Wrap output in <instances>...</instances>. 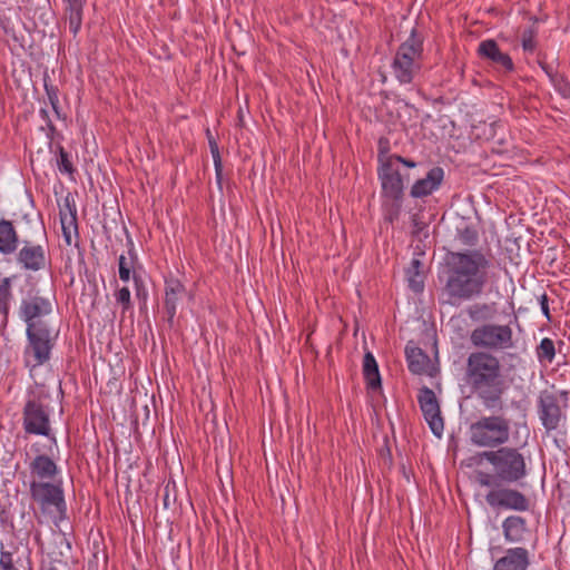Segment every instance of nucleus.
I'll list each match as a JSON object with an SVG mask.
<instances>
[{"mask_svg": "<svg viewBox=\"0 0 570 570\" xmlns=\"http://www.w3.org/2000/svg\"><path fill=\"white\" fill-rule=\"evenodd\" d=\"M115 298L116 302L121 305L124 313L131 308L130 291L128 287L118 289L115 293Z\"/></svg>", "mask_w": 570, "mask_h": 570, "instance_id": "nucleus-34", "label": "nucleus"}, {"mask_svg": "<svg viewBox=\"0 0 570 570\" xmlns=\"http://www.w3.org/2000/svg\"><path fill=\"white\" fill-rule=\"evenodd\" d=\"M185 285L177 278H168L165 281V309L168 321L173 322L177 313L178 303L186 296Z\"/></svg>", "mask_w": 570, "mask_h": 570, "instance_id": "nucleus-19", "label": "nucleus"}, {"mask_svg": "<svg viewBox=\"0 0 570 570\" xmlns=\"http://www.w3.org/2000/svg\"><path fill=\"white\" fill-rule=\"evenodd\" d=\"M31 449L38 453L29 463V471L32 480L50 482L59 473L57 463L49 455L40 454V448L38 443L32 444Z\"/></svg>", "mask_w": 570, "mask_h": 570, "instance_id": "nucleus-15", "label": "nucleus"}, {"mask_svg": "<svg viewBox=\"0 0 570 570\" xmlns=\"http://www.w3.org/2000/svg\"><path fill=\"white\" fill-rule=\"evenodd\" d=\"M423 55V39L413 28L409 38L400 45L391 65L396 80L401 85H409L421 69Z\"/></svg>", "mask_w": 570, "mask_h": 570, "instance_id": "nucleus-6", "label": "nucleus"}, {"mask_svg": "<svg viewBox=\"0 0 570 570\" xmlns=\"http://www.w3.org/2000/svg\"><path fill=\"white\" fill-rule=\"evenodd\" d=\"M537 32L534 29L529 28L522 32V48L525 52L532 53L537 48Z\"/></svg>", "mask_w": 570, "mask_h": 570, "instance_id": "nucleus-33", "label": "nucleus"}, {"mask_svg": "<svg viewBox=\"0 0 570 570\" xmlns=\"http://www.w3.org/2000/svg\"><path fill=\"white\" fill-rule=\"evenodd\" d=\"M444 180V169L439 166L432 167L423 178L416 179L412 185L410 195L413 198H424L441 187Z\"/></svg>", "mask_w": 570, "mask_h": 570, "instance_id": "nucleus-17", "label": "nucleus"}, {"mask_svg": "<svg viewBox=\"0 0 570 570\" xmlns=\"http://www.w3.org/2000/svg\"><path fill=\"white\" fill-rule=\"evenodd\" d=\"M495 279L493 257L482 249L449 252L444 258L442 305L459 307L480 298Z\"/></svg>", "mask_w": 570, "mask_h": 570, "instance_id": "nucleus-1", "label": "nucleus"}, {"mask_svg": "<svg viewBox=\"0 0 570 570\" xmlns=\"http://www.w3.org/2000/svg\"><path fill=\"white\" fill-rule=\"evenodd\" d=\"M478 53L482 59L491 61V63L502 72H511L514 69L511 57L502 52L493 39H487L480 42Z\"/></svg>", "mask_w": 570, "mask_h": 570, "instance_id": "nucleus-16", "label": "nucleus"}, {"mask_svg": "<svg viewBox=\"0 0 570 570\" xmlns=\"http://www.w3.org/2000/svg\"><path fill=\"white\" fill-rule=\"evenodd\" d=\"M391 202H392V204L386 210L385 218L390 223H393L399 218V215L401 213V207H402V200H399V202L391 200Z\"/></svg>", "mask_w": 570, "mask_h": 570, "instance_id": "nucleus-37", "label": "nucleus"}, {"mask_svg": "<svg viewBox=\"0 0 570 570\" xmlns=\"http://www.w3.org/2000/svg\"><path fill=\"white\" fill-rule=\"evenodd\" d=\"M492 466L494 481L505 484H519L528 475L524 455L517 448L501 446L498 450L479 454Z\"/></svg>", "mask_w": 570, "mask_h": 570, "instance_id": "nucleus-3", "label": "nucleus"}, {"mask_svg": "<svg viewBox=\"0 0 570 570\" xmlns=\"http://www.w3.org/2000/svg\"><path fill=\"white\" fill-rule=\"evenodd\" d=\"M464 381L485 410L503 409L508 383L498 356L487 351L470 353L465 362Z\"/></svg>", "mask_w": 570, "mask_h": 570, "instance_id": "nucleus-2", "label": "nucleus"}, {"mask_svg": "<svg viewBox=\"0 0 570 570\" xmlns=\"http://www.w3.org/2000/svg\"><path fill=\"white\" fill-rule=\"evenodd\" d=\"M420 266H421L420 261H419V259H413V261H412V268H411V269H412V273L417 272V268H419Z\"/></svg>", "mask_w": 570, "mask_h": 570, "instance_id": "nucleus-44", "label": "nucleus"}, {"mask_svg": "<svg viewBox=\"0 0 570 570\" xmlns=\"http://www.w3.org/2000/svg\"><path fill=\"white\" fill-rule=\"evenodd\" d=\"M363 375L368 389L377 390L381 387V375L379 371V365L371 352H367L364 355Z\"/></svg>", "mask_w": 570, "mask_h": 570, "instance_id": "nucleus-26", "label": "nucleus"}, {"mask_svg": "<svg viewBox=\"0 0 570 570\" xmlns=\"http://www.w3.org/2000/svg\"><path fill=\"white\" fill-rule=\"evenodd\" d=\"M417 402L432 433L441 438L444 430V422L441 416L440 404L433 390L428 386L420 389Z\"/></svg>", "mask_w": 570, "mask_h": 570, "instance_id": "nucleus-13", "label": "nucleus"}, {"mask_svg": "<svg viewBox=\"0 0 570 570\" xmlns=\"http://www.w3.org/2000/svg\"><path fill=\"white\" fill-rule=\"evenodd\" d=\"M407 275L410 288L415 293L422 292L424 288V283L422 277L419 275V272L412 273V269H409Z\"/></svg>", "mask_w": 570, "mask_h": 570, "instance_id": "nucleus-35", "label": "nucleus"}, {"mask_svg": "<svg viewBox=\"0 0 570 570\" xmlns=\"http://www.w3.org/2000/svg\"><path fill=\"white\" fill-rule=\"evenodd\" d=\"M51 312V302L39 295L21 299L19 306V316L26 323L27 327H29L30 324L47 327L48 324L42 320V317L49 315Z\"/></svg>", "mask_w": 570, "mask_h": 570, "instance_id": "nucleus-12", "label": "nucleus"}, {"mask_svg": "<svg viewBox=\"0 0 570 570\" xmlns=\"http://www.w3.org/2000/svg\"><path fill=\"white\" fill-rule=\"evenodd\" d=\"M554 356H556L554 342L549 337L542 338L540 344L537 347V357H538L539 362L551 363L554 360Z\"/></svg>", "mask_w": 570, "mask_h": 570, "instance_id": "nucleus-31", "label": "nucleus"}, {"mask_svg": "<svg viewBox=\"0 0 570 570\" xmlns=\"http://www.w3.org/2000/svg\"><path fill=\"white\" fill-rule=\"evenodd\" d=\"M511 423L503 415L481 416L469 428L470 442L479 448H501L510 440Z\"/></svg>", "mask_w": 570, "mask_h": 570, "instance_id": "nucleus-5", "label": "nucleus"}, {"mask_svg": "<svg viewBox=\"0 0 570 570\" xmlns=\"http://www.w3.org/2000/svg\"><path fill=\"white\" fill-rule=\"evenodd\" d=\"M27 343L23 348V363L30 371L43 365L50 360L56 335L49 326L41 327L32 324L26 328Z\"/></svg>", "mask_w": 570, "mask_h": 570, "instance_id": "nucleus-9", "label": "nucleus"}, {"mask_svg": "<svg viewBox=\"0 0 570 570\" xmlns=\"http://www.w3.org/2000/svg\"><path fill=\"white\" fill-rule=\"evenodd\" d=\"M19 247V236L11 220L0 219V254L10 255Z\"/></svg>", "mask_w": 570, "mask_h": 570, "instance_id": "nucleus-22", "label": "nucleus"}, {"mask_svg": "<svg viewBox=\"0 0 570 570\" xmlns=\"http://www.w3.org/2000/svg\"><path fill=\"white\" fill-rule=\"evenodd\" d=\"M33 539H35L36 543H37L39 547H42V546H43L40 531H38V530H37V531L35 532V534H33Z\"/></svg>", "mask_w": 570, "mask_h": 570, "instance_id": "nucleus-43", "label": "nucleus"}, {"mask_svg": "<svg viewBox=\"0 0 570 570\" xmlns=\"http://www.w3.org/2000/svg\"><path fill=\"white\" fill-rule=\"evenodd\" d=\"M470 342L478 351L490 353L512 350L515 346L511 326L495 323L476 326L470 334Z\"/></svg>", "mask_w": 570, "mask_h": 570, "instance_id": "nucleus-10", "label": "nucleus"}, {"mask_svg": "<svg viewBox=\"0 0 570 570\" xmlns=\"http://www.w3.org/2000/svg\"><path fill=\"white\" fill-rule=\"evenodd\" d=\"M503 534L507 541L521 542L527 532L525 520L520 515H509L502 522Z\"/></svg>", "mask_w": 570, "mask_h": 570, "instance_id": "nucleus-23", "label": "nucleus"}, {"mask_svg": "<svg viewBox=\"0 0 570 570\" xmlns=\"http://www.w3.org/2000/svg\"><path fill=\"white\" fill-rule=\"evenodd\" d=\"M22 428L27 434L46 436L51 443L49 451L58 446L57 438L51 433L50 407L43 403V395L28 393L22 409Z\"/></svg>", "mask_w": 570, "mask_h": 570, "instance_id": "nucleus-7", "label": "nucleus"}, {"mask_svg": "<svg viewBox=\"0 0 570 570\" xmlns=\"http://www.w3.org/2000/svg\"><path fill=\"white\" fill-rule=\"evenodd\" d=\"M466 314L473 322H484L493 316L494 309L490 304L475 303L466 308Z\"/></svg>", "mask_w": 570, "mask_h": 570, "instance_id": "nucleus-29", "label": "nucleus"}, {"mask_svg": "<svg viewBox=\"0 0 570 570\" xmlns=\"http://www.w3.org/2000/svg\"><path fill=\"white\" fill-rule=\"evenodd\" d=\"M48 570H58V569H57V568H55V567H51V568H49Z\"/></svg>", "mask_w": 570, "mask_h": 570, "instance_id": "nucleus-46", "label": "nucleus"}, {"mask_svg": "<svg viewBox=\"0 0 570 570\" xmlns=\"http://www.w3.org/2000/svg\"><path fill=\"white\" fill-rule=\"evenodd\" d=\"M62 234L68 245L71 244V234H77V209L75 204L66 199L65 208L60 209Z\"/></svg>", "mask_w": 570, "mask_h": 570, "instance_id": "nucleus-24", "label": "nucleus"}, {"mask_svg": "<svg viewBox=\"0 0 570 570\" xmlns=\"http://www.w3.org/2000/svg\"><path fill=\"white\" fill-rule=\"evenodd\" d=\"M17 262L26 271L39 272L48 265L46 249L42 245L23 240V246L17 253Z\"/></svg>", "mask_w": 570, "mask_h": 570, "instance_id": "nucleus-14", "label": "nucleus"}, {"mask_svg": "<svg viewBox=\"0 0 570 570\" xmlns=\"http://www.w3.org/2000/svg\"><path fill=\"white\" fill-rule=\"evenodd\" d=\"M377 175L382 195L390 200H403L404 181L410 179V175L403 173L399 166H394L392 161L386 159L379 167Z\"/></svg>", "mask_w": 570, "mask_h": 570, "instance_id": "nucleus-11", "label": "nucleus"}, {"mask_svg": "<svg viewBox=\"0 0 570 570\" xmlns=\"http://www.w3.org/2000/svg\"><path fill=\"white\" fill-rule=\"evenodd\" d=\"M56 164H57L58 170L61 174L69 175V176L73 175L75 167L71 163L70 155L68 151H66V149L61 145H58L56 147Z\"/></svg>", "mask_w": 570, "mask_h": 570, "instance_id": "nucleus-30", "label": "nucleus"}, {"mask_svg": "<svg viewBox=\"0 0 570 570\" xmlns=\"http://www.w3.org/2000/svg\"><path fill=\"white\" fill-rule=\"evenodd\" d=\"M558 90L563 97L570 96V85L562 78L559 80Z\"/></svg>", "mask_w": 570, "mask_h": 570, "instance_id": "nucleus-40", "label": "nucleus"}, {"mask_svg": "<svg viewBox=\"0 0 570 570\" xmlns=\"http://www.w3.org/2000/svg\"><path fill=\"white\" fill-rule=\"evenodd\" d=\"M458 239L462 245L473 247L479 242V233L474 227L465 226L458 230Z\"/></svg>", "mask_w": 570, "mask_h": 570, "instance_id": "nucleus-32", "label": "nucleus"}, {"mask_svg": "<svg viewBox=\"0 0 570 570\" xmlns=\"http://www.w3.org/2000/svg\"><path fill=\"white\" fill-rule=\"evenodd\" d=\"M63 2L66 3L69 30L77 35L82 24L83 7L87 0H63Z\"/></svg>", "mask_w": 570, "mask_h": 570, "instance_id": "nucleus-25", "label": "nucleus"}, {"mask_svg": "<svg viewBox=\"0 0 570 570\" xmlns=\"http://www.w3.org/2000/svg\"><path fill=\"white\" fill-rule=\"evenodd\" d=\"M30 495L43 513H50L56 525L67 519V505L61 482H30Z\"/></svg>", "mask_w": 570, "mask_h": 570, "instance_id": "nucleus-8", "label": "nucleus"}, {"mask_svg": "<svg viewBox=\"0 0 570 570\" xmlns=\"http://www.w3.org/2000/svg\"><path fill=\"white\" fill-rule=\"evenodd\" d=\"M528 566V550L518 547L508 549L505 554L494 563L493 570H525Z\"/></svg>", "mask_w": 570, "mask_h": 570, "instance_id": "nucleus-20", "label": "nucleus"}, {"mask_svg": "<svg viewBox=\"0 0 570 570\" xmlns=\"http://www.w3.org/2000/svg\"><path fill=\"white\" fill-rule=\"evenodd\" d=\"M130 248L128 250V256L121 254L118 258V273H119V278L122 281V282H128L130 279V277L132 276V279L135 282V285H136V295L137 297H140L141 294H144V288H142V281L141 278L134 272V263H135V259H136V254H135V250H134V245L132 243L130 242Z\"/></svg>", "mask_w": 570, "mask_h": 570, "instance_id": "nucleus-21", "label": "nucleus"}, {"mask_svg": "<svg viewBox=\"0 0 570 570\" xmlns=\"http://www.w3.org/2000/svg\"><path fill=\"white\" fill-rule=\"evenodd\" d=\"M458 321H459V318H456V317H452V318L450 320V323L454 324V323H455V322H458Z\"/></svg>", "mask_w": 570, "mask_h": 570, "instance_id": "nucleus-45", "label": "nucleus"}, {"mask_svg": "<svg viewBox=\"0 0 570 570\" xmlns=\"http://www.w3.org/2000/svg\"><path fill=\"white\" fill-rule=\"evenodd\" d=\"M386 160L392 161V164L394 166H399V167H400V165H403L405 168H410V169L417 167V164L415 161L404 158L400 155H391L386 158Z\"/></svg>", "mask_w": 570, "mask_h": 570, "instance_id": "nucleus-36", "label": "nucleus"}, {"mask_svg": "<svg viewBox=\"0 0 570 570\" xmlns=\"http://www.w3.org/2000/svg\"><path fill=\"white\" fill-rule=\"evenodd\" d=\"M475 480L480 487L488 489L484 500L491 509L517 512L529 510L530 501L522 492L510 488V484L494 481L491 473L476 471Z\"/></svg>", "mask_w": 570, "mask_h": 570, "instance_id": "nucleus-4", "label": "nucleus"}, {"mask_svg": "<svg viewBox=\"0 0 570 570\" xmlns=\"http://www.w3.org/2000/svg\"><path fill=\"white\" fill-rule=\"evenodd\" d=\"M562 417V411L558 403V399L551 393H543L540 396V419L542 425L552 431L559 426Z\"/></svg>", "mask_w": 570, "mask_h": 570, "instance_id": "nucleus-18", "label": "nucleus"}, {"mask_svg": "<svg viewBox=\"0 0 570 570\" xmlns=\"http://www.w3.org/2000/svg\"><path fill=\"white\" fill-rule=\"evenodd\" d=\"M212 153H213V157L215 160L216 171L218 173L219 167H220V158H219V153H218L217 146L215 144H212Z\"/></svg>", "mask_w": 570, "mask_h": 570, "instance_id": "nucleus-42", "label": "nucleus"}, {"mask_svg": "<svg viewBox=\"0 0 570 570\" xmlns=\"http://www.w3.org/2000/svg\"><path fill=\"white\" fill-rule=\"evenodd\" d=\"M45 89L50 105L57 111L59 105L58 89L53 86H48L47 83H45Z\"/></svg>", "mask_w": 570, "mask_h": 570, "instance_id": "nucleus-39", "label": "nucleus"}, {"mask_svg": "<svg viewBox=\"0 0 570 570\" xmlns=\"http://www.w3.org/2000/svg\"><path fill=\"white\" fill-rule=\"evenodd\" d=\"M0 567L2 570H18L14 566L13 554L11 552H0Z\"/></svg>", "mask_w": 570, "mask_h": 570, "instance_id": "nucleus-38", "label": "nucleus"}, {"mask_svg": "<svg viewBox=\"0 0 570 570\" xmlns=\"http://www.w3.org/2000/svg\"><path fill=\"white\" fill-rule=\"evenodd\" d=\"M540 307L544 316L550 320V311H549V303L548 297L546 294L541 295L540 297Z\"/></svg>", "mask_w": 570, "mask_h": 570, "instance_id": "nucleus-41", "label": "nucleus"}, {"mask_svg": "<svg viewBox=\"0 0 570 570\" xmlns=\"http://www.w3.org/2000/svg\"><path fill=\"white\" fill-rule=\"evenodd\" d=\"M14 276H8L0 282V315L3 322L8 321L10 303L13 298L12 294V279Z\"/></svg>", "mask_w": 570, "mask_h": 570, "instance_id": "nucleus-27", "label": "nucleus"}, {"mask_svg": "<svg viewBox=\"0 0 570 570\" xmlns=\"http://www.w3.org/2000/svg\"><path fill=\"white\" fill-rule=\"evenodd\" d=\"M406 360L409 370L413 374H422L425 372L428 356L420 348H406Z\"/></svg>", "mask_w": 570, "mask_h": 570, "instance_id": "nucleus-28", "label": "nucleus"}]
</instances>
